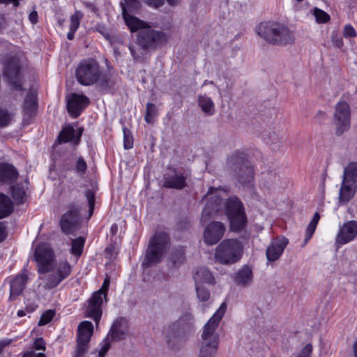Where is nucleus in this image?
Here are the masks:
<instances>
[{"label": "nucleus", "instance_id": "nucleus-61", "mask_svg": "<svg viewBox=\"0 0 357 357\" xmlns=\"http://www.w3.org/2000/svg\"><path fill=\"white\" fill-rule=\"evenodd\" d=\"M319 219H320V215H319V213L316 212L314 213V216L312 217L310 223H318Z\"/></svg>", "mask_w": 357, "mask_h": 357}, {"label": "nucleus", "instance_id": "nucleus-49", "mask_svg": "<svg viewBox=\"0 0 357 357\" xmlns=\"http://www.w3.org/2000/svg\"><path fill=\"white\" fill-rule=\"evenodd\" d=\"M343 36L344 38H354L356 36V32L351 24H346L343 29Z\"/></svg>", "mask_w": 357, "mask_h": 357}, {"label": "nucleus", "instance_id": "nucleus-48", "mask_svg": "<svg viewBox=\"0 0 357 357\" xmlns=\"http://www.w3.org/2000/svg\"><path fill=\"white\" fill-rule=\"evenodd\" d=\"M87 165L82 158H79L75 165V170L78 174H83L86 170Z\"/></svg>", "mask_w": 357, "mask_h": 357}, {"label": "nucleus", "instance_id": "nucleus-2", "mask_svg": "<svg viewBox=\"0 0 357 357\" xmlns=\"http://www.w3.org/2000/svg\"><path fill=\"white\" fill-rule=\"evenodd\" d=\"M227 305L222 303L213 317L205 324L198 357H215L219 344V336L215 330L226 311Z\"/></svg>", "mask_w": 357, "mask_h": 357}, {"label": "nucleus", "instance_id": "nucleus-32", "mask_svg": "<svg viewBox=\"0 0 357 357\" xmlns=\"http://www.w3.org/2000/svg\"><path fill=\"white\" fill-rule=\"evenodd\" d=\"M76 130L71 126H66L59 133L58 141L59 143L70 142L75 137Z\"/></svg>", "mask_w": 357, "mask_h": 357}, {"label": "nucleus", "instance_id": "nucleus-45", "mask_svg": "<svg viewBox=\"0 0 357 357\" xmlns=\"http://www.w3.org/2000/svg\"><path fill=\"white\" fill-rule=\"evenodd\" d=\"M123 146L125 149H130L133 146V139L129 129L123 128Z\"/></svg>", "mask_w": 357, "mask_h": 357}, {"label": "nucleus", "instance_id": "nucleus-9", "mask_svg": "<svg viewBox=\"0 0 357 357\" xmlns=\"http://www.w3.org/2000/svg\"><path fill=\"white\" fill-rule=\"evenodd\" d=\"M34 259L37 263L39 273L43 274L54 270L55 254L48 243H41L36 247Z\"/></svg>", "mask_w": 357, "mask_h": 357}, {"label": "nucleus", "instance_id": "nucleus-63", "mask_svg": "<svg viewBox=\"0 0 357 357\" xmlns=\"http://www.w3.org/2000/svg\"><path fill=\"white\" fill-rule=\"evenodd\" d=\"M109 282L105 280L103 282L102 287L100 289L102 292L106 294V291L108 289Z\"/></svg>", "mask_w": 357, "mask_h": 357}, {"label": "nucleus", "instance_id": "nucleus-4", "mask_svg": "<svg viewBox=\"0 0 357 357\" xmlns=\"http://www.w3.org/2000/svg\"><path fill=\"white\" fill-rule=\"evenodd\" d=\"M256 31L259 37L273 45H285L295 40L294 32L279 22H261L257 26Z\"/></svg>", "mask_w": 357, "mask_h": 357}, {"label": "nucleus", "instance_id": "nucleus-58", "mask_svg": "<svg viewBox=\"0 0 357 357\" xmlns=\"http://www.w3.org/2000/svg\"><path fill=\"white\" fill-rule=\"evenodd\" d=\"M7 24V21L5 18V17L0 14V32L6 28Z\"/></svg>", "mask_w": 357, "mask_h": 357}, {"label": "nucleus", "instance_id": "nucleus-1", "mask_svg": "<svg viewBox=\"0 0 357 357\" xmlns=\"http://www.w3.org/2000/svg\"><path fill=\"white\" fill-rule=\"evenodd\" d=\"M220 189L210 188L206 197L208 199L202 213V220L204 222L215 219L219 211L224 207L225 213L230 223H246L247 219L243 203L236 197H231L223 202Z\"/></svg>", "mask_w": 357, "mask_h": 357}, {"label": "nucleus", "instance_id": "nucleus-16", "mask_svg": "<svg viewBox=\"0 0 357 357\" xmlns=\"http://www.w3.org/2000/svg\"><path fill=\"white\" fill-rule=\"evenodd\" d=\"M141 3L139 0H124L121 3L122 8V15L125 23L127 26H132L134 24H142L141 20L132 15L130 13H135L140 8Z\"/></svg>", "mask_w": 357, "mask_h": 357}, {"label": "nucleus", "instance_id": "nucleus-59", "mask_svg": "<svg viewBox=\"0 0 357 357\" xmlns=\"http://www.w3.org/2000/svg\"><path fill=\"white\" fill-rule=\"evenodd\" d=\"M128 48L130 52V54H132L135 59H138L140 57L139 54L137 52L133 46H129Z\"/></svg>", "mask_w": 357, "mask_h": 357}, {"label": "nucleus", "instance_id": "nucleus-50", "mask_svg": "<svg viewBox=\"0 0 357 357\" xmlns=\"http://www.w3.org/2000/svg\"><path fill=\"white\" fill-rule=\"evenodd\" d=\"M312 351L311 344H306L296 357H310Z\"/></svg>", "mask_w": 357, "mask_h": 357}, {"label": "nucleus", "instance_id": "nucleus-31", "mask_svg": "<svg viewBox=\"0 0 357 357\" xmlns=\"http://www.w3.org/2000/svg\"><path fill=\"white\" fill-rule=\"evenodd\" d=\"M37 109L36 93L29 91L27 93L24 100L23 109L26 115L31 116Z\"/></svg>", "mask_w": 357, "mask_h": 357}, {"label": "nucleus", "instance_id": "nucleus-56", "mask_svg": "<svg viewBox=\"0 0 357 357\" xmlns=\"http://www.w3.org/2000/svg\"><path fill=\"white\" fill-rule=\"evenodd\" d=\"M7 237L6 227L3 225H0V243L3 242Z\"/></svg>", "mask_w": 357, "mask_h": 357}, {"label": "nucleus", "instance_id": "nucleus-28", "mask_svg": "<svg viewBox=\"0 0 357 357\" xmlns=\"http://www.w3.org/2000/svg\"><path fill=\"white\" fill-rule=\"evenodd\" d=\"M195 284H203L204 283L213 284L215 279L211 271L206 268H199L194 275Z\"/></svg>", "mask_w": 357, "mask_h": 357}, {"label": "nucleus", "instance_id": "nucleus-29", "mask_svg": "<svg viewBox=\"0 0 357 357\" xmlns=\"http://www.w3.org/2000/svg\"><path fill=\"white\" fill-rule=\"evenodd\" d=\"M13 211L14 206L11 199L5 194L0 192V219L8 217Z\"/></svg>", "mask_w": 357, "mask_h": 357}, {"label": "nucleus", "instance_id": "nucleus-51", "mask_svg": "<svg viewBox=\"0 0 357 357\" xmlns=\"http://www.w3.org/2000/svg\"><path fill=\"white\" fill-rule=\"evenodd\" d=\"M147 6L157 8L165 3V0H142Z\"/></svg>", "mask_w": 357, "mask_h": 357}, {"label": "nucleus", "instance_id": "nucleus-10", "mask_svg": "<svg viewBox=\"0 0 357 357\" xmlns=\"http://www.w3.org/2000/svg\"><path fill=\"white\" fill-rule=\"evenodd\" d=\"M335 133L340 136L350 128L351 109L345 101L338 102L335 107L333 114Z\"/></svg>", "mask_w": 357, "mask_h": 357}, {"label": "nucleus", "instance_id": "nucleus-43", "mask_svg": "<svg viewBox=\"0 0 357 357\" xmlns=\"http://www.w3.org/2000/svg\"><path fill=\"white\" fill-rule=\"evenodd\" d=\"M89 349V343L77 341L73 357H84Z\"/></svg>", "mask_w": 357, "mask_h": 357}, {"label": "nucleus", "instance_id": "nucleus-40", "mask_svg": "<svg viewBox=\"0 0 357 357\" xmlns=\"http://www.w3.org/2000/svg\"><path fill=\"white\" fill-rule=\"evenodd\" d=\"M112 340H111L109 337V335H107V337L103 340L102 342H100L98 345L99 349H98V354L97 357H105L107 351L111 348V342Z\"/></svg>", "mask_w": 357, "mask_h": 357}, {"label": "nucleus", "instance_id": "nucleus-33", "mask_svg": "<svg viewBox=\"0 0 357 357\" xmlns=\"http://www.w3.org/2000/svg\"><path fill=\"white\" fill-rule=\"evenodd\" d=\"M85 238L79 236L72 241L70 253L75 257H80L83 252Z\"/></svg>", "mask_w": 357, "mask_h": 357}, {"label": "nucleus", "instance_id": "nucleus-6", "mask_svg": "<svg viewBox=\"0 0 357 357\" xmlns=\"http://www.w3.org/2000/svg\"><path fill=\"white\" fill-rule=\"evenodd\" d=\"M169 246V234L163 231H156L149 240L142 266L149 267L160 262Z\"/></svg>", "mask_w": 357, "mask_h": 357}, {"label": "nucleus", "instance_id": "nucleus-11", "mask_svg": "<svg viewBox=\"0 0 357 357\" xmlns=\"http://www.w3.org/2000/svg\"><path fill=\"white\" fill-rule=\"evenodd\" d=\"M20 62L18 58L12 57L5 64V76L9 84L15 91H22L20 75Z\"/></svg>", "mask_w": 357, "mask_h": 357}, {"label": "nucleus", "instance_id": "nucleus-24", "mask_svg": "<svg viewBox=\"0 0 357 357\" xmlns=\"http://www.w3.org/2000/svg\"><path fill=\"white\" fill-rule=\"evenodd\" d=\"M18 173L16 169L9 164H0V183H8L17 178Z\"/></svg>", "mask_w": 357, "mask_h": 357}, {"label": "nucleus", "instance_id": "nucleus-21", "mask_svg": "<svg viewBox=\"0 0 357 357\" xmlns=\"http://www.w3.org/2000/svg\"><path fill=\"white\" fill-rule=\"evenodd\" d=\"M356 190V183L343 175L342 185L339 192V199L341 202H349L354 195Z\"/></svg>", "mask_w": 357, "mask_h": 357}, {"label": "nucleus", "instance_id": "nucleus-14", "mask_svg": "<svg viewBox=\"0 0 357 357\" xmlns=\"http://www.w3.org/2000/svg\"><path fill=\"white\" fill-rule=\"evenodd\" d=\"M232 168L238 182L243 185H251L254 180V169L248 162L236 158Z\"/></svg>", "mask_w": 357, "mask_h": 357}, {"label": "nucleus", "instance_id": "nucleus-7", "mask_svg": "<svg viewBox=\"0 0 357 357\" xmlns=\"http://www.w3.org/2000/svg\"><path fill=\"white\" fill-rule=\"evenodd\" d=\"M193 315L190 312L183 314L176 321L164 329L167 342L172 349L184 340L187 333L192 331Z\"/></svg>", "mask_w": 357, "mask_h": 357}, {"label": "nucleus", "instance_id": "nucleus-3", "mask_svg": "<svg viewBox=\"0 0 357 357\" xmlns=\"http://www.w3.org/2000/svg\"><path fill=\"white\" fill-rule=\"evenodd\" d=\"M142 24L128 26L131 32L138 31L137 35V44L143 51L155 50L165 45L169 39L166 33L155 29L150 23L141 20Z\"/></svg>", "mask_w": 357, "mask_h": 357}, {"label": "nucleus", "instance_id": "nucleus-12", "mask_svg": "<svg viewBox=\"0 0 357 357\" xmlns=\"http://www.w3.org/2000/svg\"><path fill=\"white\" fill-rule=\"evenodd\" d=\"M103 298H105V293L101 289L94 292L88 300V305L85 310L86 317L93 319L96 326L101 319Z\"/></svg>", "mask_w": 357, "mask_h": 357}, {"label": "nucleus", "instance_id": "nucleus-41", "mask_svg": "<svg viewBox=\"0 0 357 357\" xmlns=\"http://www.w3.org/2000/svg\"><path fill=\"white\" fill-rule=\"evenodd\" d=\"M157 115V109L154 104L149 102L146 104L145 121L150 123L153 121L154 117Z\"/></svg>", "mask_w": 357, "mask_h": 357}, {"label": "nucleus", "instance_id": "nucleus-53", "mask_svg": "<svg viewBox=\"0 0 357 357\" xmlns=\"http://www.w3.org/2000/svg\"><path fill=\"white\" fill-rule=\"evenodd\" d=\"M22 357H47V356L43 353L37 354L33 351H27L23 354Z\"/></svg>", "mask_w": 357, "mask_h": 357}, {"label": "nucleus", "instance_id": "nucleus-27", "mask_svg": "<svg viewBox=\"0 0 357 357\" xmlns=\"http://www.w3.org/2000/svg\"><path fill=\"white\" fill-rule=\"evenodd\" d=\"M197 103L202 111L208 116L215 113V104L212 99L206 94H199L197 96Z\"/></svg>", "mask_w": 357, "mask_h": 357}, {"label": "nucleus", "instance_id": "nucleus-23", "mask_svg": "<svg viewBox=\"0 0 357 357\" xmlns=\"http://www.w3.org/2000/svg\"><path fill=\"white\" fill-rule=\"evenodd\" d=\"M93 333V326L89 321H83L77 329V341L89 343Z\"/></svg>", "mask_w": 357, "mask_h": 357}, {"label": "nucleus", "instance_id": "nucleus-5", "mask_svg": "<svg viewBox=\"0 0 357 357\" xmlns=\"http://www.w3.org/2000/svg\"><path fill=\"white\" fill-rule=\"evenodd\" d=\"M75 76L77 82L82 86H92L100 84L108 86L107 81L104 79L99 62L93 58L82 60L77 65Z\"/></svg>", "mask_w": 357, "mask_h": 357}, {"label": "nucleus", "instance_id": "nucleus-20", "mask_svg": "<svg viewBox=\"0 0 357 357\" xmlns=\"http://www.w3.org/2000/svg\"><path fill=\"white\" fill-rule=\"evenodd\" d=\"M357 236V225H342L335 237L337 247L347 244Z\"/></svg>", "mask_w": 357, "mask_h": 357}, {"label": "nucleus", "instance_id": "nucleus-25", "mask_svg": "<svg viewBox=\"0 0 357 357\" xmlns=\"http://www.w3.org/2000/svg\"><path fill=\"white\" fill-rule=\"evenodd\" d=\"M253 279L252 271L248 266H245L235 273L234 281L238 285H250Z\"/></svg>", "mask_w": 357, "mask_h": 357}, {"label": "nucleus", "instance_id": "nucleus-35", "mask_svg": "<svg viewBox=\"0 0 357 357\" xmlns=\"http://www.w3.org/2000/svg\"><path fill=\"white\" fill-rule=\"evenodd\" d=\"M170 261L175 265L179 266L185 261V250L179 248L174 250L170 256Z\"/></svg>", "mask_w": 357, "mask_h": 357}, {"label": "nucleus", "instance_id": "nucleus-17", "mask_svg": "<svg viewBox=\"0 0 357 357\" xmlns=\"http://www.w3.org/2000/svg\"><path fill=\"white\" fill-rule=\"evenodd\" d=\"M128 332V321L125 318L121 317L113 322L107 335L112 341H121L126 339Z\"/></svg>", "mask_w": 357, "mask_h": 357}, {"label": "nucleus", "instance_id": "nucleus-18", "mask_svg": "<svg viewBox=\"0 0 357 357\" xmlns=\"http://www.w3.org/2000/svg\"><path fill=\"white\" fill-rule=\"evenodd\" d=\"M225 231L224 225H207L203 234L204 241L208 245L216 244Z\"/></svg>", "mask_w": 357, "mask_h": 357}, {"label": "nucleus", "instance_id": "nucleus-57", "mask_svg": "<svg viewBox=\"0 0 357 357\" xmlns=\"http://www.w3.org/2000/svg\"><path fill=\"white\" fill-rule=\"evenodd\" d=\"M29 20L32 24H36L38 22V13L36 11L33 10L31 12L29 15Z\"/></svg>", "mask_w": 357, "mask_h": 357}, {"label": "nucleus", "instance_id": "nucleus-13", "mask_svg": "<svg viewBox=\"0 0 357 357\" xmlns=\"http://www.w3.org/2000/svg\"><path fill=\"white\" fill-rule=\"evenodd\" d=\"M54 268V273L49 275L47 279L46 287L49 289L56 287L72 272V266L66 260L61 261Z\"/></svg>", "mask_w": 357, "mask_h": 357}, {"label": "nucleus", "instance_id": "nucleus-60", "mask_svg": "<svg viewBox=\"0 0 357 357\" xmlns=\"http://www.w3.org/2000/svg\"><path fill=\"white\" fill-rule=\"evenodd\" d=\"M12 3L15 7L18 6L19 0H0V3Z\"/></svg>", "mask_w": 357, "mask_h": 357}, {"label": "nucleus", "instance_id": "nucleus-47", "mask_svg": "<svg viewBox=\"0 0 357 357\" xmlns=\"http://www.w3.org/2000/svg\"><path fill=\"white\" fill-rule=\"evenodd\" d=\"M317 225H308L305 229V236L304 239V242L302 244V247H305L310 239L312 237L315 230H316Z\"/></svg>", "mask_w": 357, "mask_h": 357}, {"label": "nucleus", "instance_id": "nucleus-46", "mask_svg": "<svg viewBox=\"0 0 357 357\" xmlns=\"http://www.w3.org/2000/svg\"><path fill=\"white\" fill-rule=\"evenodd\" d=\"M85 197L88 201L89 216L90 217L92 215L94 210V193L91 190H87L85 192Z\"/></svg>", "mask_w": 357, "mask_h": 357}, {"label": "nucleus", "instance_id": "nucleus-30", "mask_svg": "<svg viewBox=\"0 0 357 357\" xmlns=\"http://www.w3.org/2000/svg\"><path fill=\"white\" fill-rule=\"evenodd\" d=\"M79 217V208L71 205L68 206L66 211L61 216L60 223H78Z\"/></svg>", "mask_w": 357, "mask_h": 357}, {"label": "nucleus", "instance_id": "nucleus-38", "mask_svg": "<svg viewBox=\"0 0 357 357\" xmlns=\"http://www.w3.org/2000/svg\"><path fill=\"white\" fill-rule=\"evenodd\" d=\"M312 14L315 17L316 22L319 24L326 23L330 20V15L318 8H313Z\"/></svg>", "mask_w": 357, "mask_h": 357}, {"label": "nucleus", "instance_id": "nucleus-54", "mask_svg": "<svg viewBox=\"0 0 357 357\" xmlns=\"http://www.w3.org/2000/svg\"><path fill=\"white\" fill-rule=\"evenodd\" d=\"M246 225H230V230L234 232H240L244 230Z\"/></svg>", "mask_w": 357, "mask_h": 357}, {"label": "nucleus", "instance_id": "nucleus-64", "mask_svg": "<svg viewBox=\"0 0 357 357\" xmlns=\"http://www.w3.org/2000/svg\"><path fill=\"white\" fill-rule=\"evenodd\" d=\"M77 31H73V29H70V31L67 34V37L69 40H73V38H74V35H75V33Z\"/></svg>", "mask_w": 357, "mask_h": 357}, {"label": "nucleus", "instance_id": "nucleus-8", "mask_svg": "<svg viewBox=\"0 0 357 357\" xmlns=\"http://www.w3.org/2000/svg\"><path fill=\"white\" fill-rule=\"evenodd\" d=\"M243 253V245L236 239L222 241L215 248L216 261L224 265H231L238 261Z\"/></svg>", "mask_w": 357, "mask_h": 357}, {"label": "nucleus", "instance_id": "nucleus-42", "mask_svg": "<svg viewBox=\"0 0 357 357\" xmlns=\"http://www.w3.org/2000/svg\"><path fill=\"white\" fill-rule=\"evenodd\" d=\"M82 17L83 13L79 10H76L75 13L70 16V29L73 31H77L79 26Z\"/></svg>", "mask_w": 357, "mask_h": 357}, {"label": "nucleus", "instance_id": "nucleus-26", "mask_svg": "<svg viewBox=\"0 0 357 357\" xmlns=\"http://www.w3.org/2000/svg\"><path fill=\"white\" fill-rule=\"evenodd\" d=\"M186 178L183 174H174L164 178L163 186L167 188L183 189L186 185Z\"/></svg>", "mask_w": 357, "mask_h": 357}, {"label": "nucleus", "instance_id": "nucleus-44", "mask_svg": "<svg viewBox=\"0 0 357 357\" xmlns=\"http://www.w3.org/2000/svg\"><path fill=\"white\" fill-rule=\"evenodd\" d=\"M54 315H55V310H48L45 311L41 315L40 319L38 323V325L41 326H45V325L49 324L52 320Z\"/></svg>", "mask_w": 357, "mask_h": 357}, {"label": "nucleus", "instance_id": "nucleus-19", "mask_svg": "<svg viewBox=\"0 0 357 357\" xmlns=\"http://www.w3.org/2000/svg\"><path fill=\"white\" fill-rule=\"evenodd\" d=\"M288 243L289 240L284 236L273 240L266 249V255L267 259L270 261L277 260L283 253Z\"/></svg>", "mask_w": 357, "mask_h": 357}, {"label": "nucleus", "instance_id": "nucleus-55", "mask_svg": "<svg viewBox=\"0 0 357 357\" xmlns=\"http://www.w3.org/2000/svg\"><path fill=\"white\" fill-rule=\"evenodd\" d=\"M61 230L66 234H70L73 228L77 225H60Z\"/></svg>", "mask_w": 357, "mask_h": 357}, {"label": "nucleus", "instance_id": "nucleus-15", "mask_svg": "<svg viewBox=\"0 0 357 357\" xmlns=\"http://www.w3.org/2000/svg\"><path fill=\"white\" fill-rule=\"evenodd\" d=\"M68 112L73 118H77L89 104V99L84 94L71 93L66 98Z\"/></svg>", "mask_w": 357, "mask_h": 357}, {"label": "nucleus", "instance_id": "nucleus-39", "mask_svg": "<svg viewBox=\"0 0 357 357\" xmlns=\"http://www.w3.org/2000/svg\"><path fill=\"white\" fill-rule=\"evenodd\" d=\"M196 284L197 296L199 301L204 302L210 298V292L203 284Z\"/></svg>", "mask_w": 357, "mask_h": 357}, {"label": "nucleus", "instance_id": "nucleus-36", "mask_svg": "<svg viewBox=\"0 0 357 357\" xmlns=\"http://www.w3.org/2000/svg\"><path fill=\"white\" fill-rule=\"evenodd\" d=\"M11 194L13 199L17 204L23 202L26 195L23 187L18 185H14L11 188Z\"/></svg>", "mask_w": 357, "mask_h": 357}, {"label": "nucleus", "instance_id": "nucleus-34", "mask_svg": "<svg viewBox=\"0 0 357 357\" xmlns=\"http://www.w3.org/2000/svg\"><path fill=\"white\" fill-rule=\"evenodd\" d=\"M14 121V114L7 109L0 108V127H6Z\"/></svg>", "mask_w": 357, "mask_h": 357}, {"label": "nucleus", "instance_id": "nucleus-22", "mask_svg": "<svg viewBox=\"0 0 357 357\" xmlns=\"http://www.w3.org/2000/svg\"><path fill=\"white\" fill-rule=\"evenodd\" d=\"M27 282L26 274H19L10 282V299L15 300L24 290Z\"/></svg>", "mask_w": 357, "mask_h": 357}, {"label": "nucleus", "instance_id": "nucleus-62", "mask_svg": "<svg viewBox=\"0 0 357 357\" xmlns=\"http://www.w3.org/2000/svg\"><path fill=\"white\" fill-rule=\"evenodd\" d=\"M169 6H174L180 3L181 0H166Z\"/></svg>", "mask_w": 357, "mask_h": 357}, {"label": "nucleus", "instance_id": "nucleus-52", "mask_svg": "<svg viewBox=\"0 0 357 357\" xmlns=\"http://www.w3.org/2000/svg\"><path fill=\"white\" fill-rule=\"evenodd\" d=\"M33 348L36 350H45V343L42 337L36 338L35 340Z\"/></svg>", "mask_w": 357, "mask_h": 357}, {"label": "nucleus", "instance_id": "nucleus-37", "mask_svg": "<svg viewBox=\"0 0 357 357\" xmlns=\"http://www.w3.org/2000/svg\"><path fill=\"white\" fill-rule=\"evenodd\" d=\"M350 179L357 181V162H350L344 169V174Z\"/></svg>", "mask_w": 357, "mask_h": 357}]
</instances>
